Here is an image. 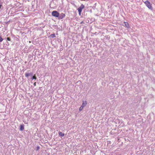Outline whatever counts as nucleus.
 I'll list each match as a JSON object with an SVG mask.
<instances>
[{"instance_id":"1","label":"nucleus","mask_w":155,"mask_h":155,"mask_svg":"<svg viewBox=\"0 0 155 155\" xmlns=\"http://www.w3.org/2000/svg\"><path fill=\"white\" fill-rule=\"evenodd\" d=\"M145 4L147 7L150 9L152 10L153 8L151 5L148 1H146L144 2Z\"/></svg>"},{"instance_id":"2","label":"nucleus","mask_w":155,"mask_h":155,"mask_svg":"<svg viewBox=\"0 0 155 155\" xmlns=\"http://www.w3.org/2000/svg\"><path fill=\"white\" fill-rule=\"evenodd\" d=\"M59 13L57 11H53L52 12L51 15L53 16L58 17L59 16Z\"/></svg>"},{"instance_id":"3","label":"nucleus","mask_w":155,"mask_h":155,"mask_svg":"<svg viewBox=\"0 0 155 155\" xmlns=\"http://www.w3.org/2000/svg\"><path fill=\"white\" fill-rule=\"evenodd\" d=\"M84 5L83 4H82L77 9L78 11L79 14L80 15H81L82 10L83 8H84Z\"/></svg>"},{"instance_id":"4","label":"nucleus","mask_w":155,"mask_h":155,"mask_svg":"<svg viewBox=\"0 0 155 155\" xmlns=\"http://www.w3.org/2000/svg\"><path fill=\"white\" fill-rule=\"evenodd\" d=\"M65 16V15L64 14L61 13L60 15L59 14V16L58 17V19H61L64 18Z\"/></svg>"},{"instance_id":"5","label":"nucleus","mask_w":155,"mask_h":155,"mask_svg":"<svg viewBox=\"0 0 155 155\" xmlns=\"http://www.w3.org/2000/svg\"><path fill=\"white\" fill-rule=\"evenodd\" d=\"M33 75V74L32 73H26L25 74V76L26 77H28L29 76H32Z\"/></svg>"},{"instance_id":"6","label":"nucleus","mask_w":155,"mask_h":155,"mask_svg":"<svg viewBox=\"0 0 155 155\" xmlns=\"http://www.w3.org/2000/svg\"><path fill=\"white\" fill-rule=\"evenodd\" d=\"M24 129V125L21 124L20 126V130L21 131H23Z\"/></svg>"},{"instance_id":"7","label":"nucleus","mask_w":155,"mask_h":155,"mask_svg":"<svg viewBox=\"0 0 155 155\" xmlns=\"http://www.w3.org/2000/svg\"><path fill=\"white\" fill-rule=\"evenodd\" d=\"M87 104V103L86 101H83L82 104L81 106L84 107L86 106V105Z\"/></svg>"},{"instance_id":"8","label":"nucleus","mask_w":155,"mask_h":155,"mask_svg":"<svg viewBox=\"0 0 155 155\" xmlns=\"http://www.w3.org/2000/svg\"><path fill=\"white\" fill-rule=\"evenodd\" d=\"M58 134L59 136L61 137H63L64 136V133L61 132V131H59L58 132Z\"/></svg>"},{"instance_id":"9","label":"nucleus","mask_w":155,"mask_h":155,"mask_svg":"<svg viewBox=\"0 0 155 155\" xmlns=\"http://www.w3.org/2000/svg\"><path fill=\"white\" fill-rule=\"evenodd\" d=\"M124 25L125 26L127 27V28H129V24L127 22H124Z\"/></svg>"},{"instance_id":"10","label":"nucleus","mask_w":155,"mask_h":155,"mask_svg":"<svg viewBox=\"0 0 155 155\" xmlns=\"http://www.w3.org/2000/svg\"><path fill=\"white\" fill-rule=\"evenodd\" d=\"M50 37L51 38H53L54 37H55V34L54 33V34H51L50 35Z\"/></svg>"},{"instance_id":"11","label":"nucleus","mask_w":155,"mask_h":155,"mask_svg":"<svg viewBox=\"0 0 155 155\" xmlns=\"http://www.w3.org/2000/svg\"><path fill=\"white\" fill-rule=\"evenodd\" d=\"M37 79V77H36V76L35 75L34 76H33V77L31 78V79L32 80L33 79Z\"/></svg>"},{"instance_id":"12","label":"nucleus","mask_w":155,"mask_h":155,"mask_svg":"<svg viewBox=\"0 0 155 155\" xmlns=\"http://www.w3.org/2000/svg\"><path fill=\"white\" fill-rule=\"evenodd\" d=\"M83 107H83L82 106H81L80 107V108H79V110H80V111H81V110H82V109H83Z\"/></svg>"},{"instance_id":"13","label":"nucleus","mask_w":155,"mask_h":155,"mask_svg":"<svg viewBox=\"0 0 155 155\" xmlns=\"http://www.w3.org/2000/svg\"><path fill=\"white\" fill-rule=\"evenodd\" d=\"M40 149V147L38 146H37L36 148V151H38L39 150V149Z\"/></svg>"},{"instance_id":"14","label":"nucleus","mask_w":155,"mask_h":155,"mask_svg":"<svg viewBox=\"0 0 155 155\" xmlns=\"http://www.w3.org/2000/svg\"><path fill=\"white\" fill-rule=\"evenodd\" d=\"M3 40V39L1 37V36H0V42H1Z\"/></svg>"},{"instance_id":"15","label":"nucleus","mask_w":155,"mask_h":155,"mask_svg":"<svg viewBox=\"0 0 155 155\" xmlns=\"http://www.w3.org/2000/svg\"><path fill=\"white\" fill-rule=\"evenodd\" d=\"M7 40L8 41H11V39L9 37H7Z\"/></svg>"},{"instance_id":"16","label":"nucleus","mask_w":155,"mask_h":155,"mask_svg":"<svg viewBox=\"0 0 155 155\" xmlns=\"http://www.w3.org/2000/svg\"><path fill=\"white\" fill-rule=\"evenodd\" d=\"M34 86H35L36 85V82H35L34 84Z\"/></svg>"},{"instance_id":"17","label":"nucleus","mask_w":155,"mask_h":155,"mask_svg":"<svg viewBox=\"0 0 155 155\" xmlns=\"http://www.w3.org/2000/svg\"><path fill=\"white\" fill-rule=\"evenodd\" d=\"M1 5L0 4V8H1Z\"/></svg>"}]
</instances>
